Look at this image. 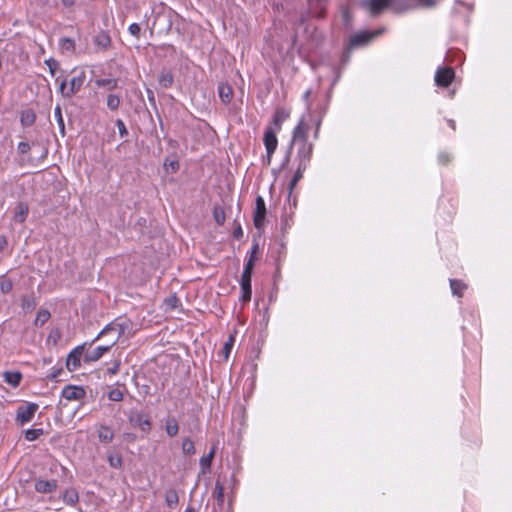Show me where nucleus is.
<instances>
[{
    "mask_svg": "<svg viewBox=\"0 0 512 512\" xmlns=\"http://www.w3.org/2000/svg\"><path fill=\"white\" fill-rule=\"evenodd\" d=\"M29 208L26 203L19 202L15 208V221L19 223H23L28 216Z\"/></svg>",
    "mask_w": 512,
    "mask_h": 512,
    "instance_id": "obj_19",
    "label": "nucleus"
},
{
    "mask_svg": "<svg viewBox=\"0 0 512 512\" xmlns=\"http://www.w3.org/2000/svg\"><path fill=\"white\" fill-rule=\"evenodd\" d=\"M35 121V115L32 112H25L21 115V122L25 126H30Z\"/></svg>",
    "mask_w": 512,
    "mask_h": 512,
    "instance_id": "obj_42",
    "label": "nucleus"
},
{
    "mask_svg": "<svg viewBox=\"0 0 512 512\" xmlns=\"http://www.w3.org/2000/svg\"><path fill=\"white\" fill-rule=\"evenodd\" d=\"M182 452L185 455H193L195 453L194 443L190 438H185L182 442Z\"/></svg>",
    "mask_w": 512,
    "mask_h": 512,
    "instance_id": "obj_34",
    "label": "nucleus"
},
{
    "mask_svg": "<svg viewBox=\"0 0 512 512\" xmlns=\"http://www.w3.org/2000/svg\"><path fill=\"white\" fill-rule=\"evenodd\" d=\"M176 301H177V298H176L175 296H173V297H171V298L167 299V303H168V305H170L172 308H174V307H175V302H176Z\"/></svg>",
    "mask_w": 512,
    "mask_h": 512,
    "instance_id": "obj_57",
    "label": "nucleus"
},
{
    "mask_svg": "<svg viewBox=\"0 0 512 512\" xmlns=\"http://www.w3.org/2000/svg\"><path fill=\"white\" fill-rule=\"evenodd\" d=\"M439 162L442 164H447L450 162L451 157L448 153H440L438 156Z\"/></svg>",
    "mask_w": 512,
    "mask_h": 512,
    "instance_id": "obj_51",
    "label": "nucleus"
},
{
    "mask_svg": "<svg viewBox=\"0 0 512 512\" xmlns=\"http://www.w3.org/2000/svg\"><path fill=\"white\" fill-rule=\"evenodd\" d=\"M233 235L235 238L239 239L242 237L243 235V230L242 228L239 226L237 229H235V231L233 232Z\"/></svg>",
    "mask_w": 512,
    "mask_h": 512,
    "instance_id": "obj_55",
    "label": "nucleus"
},
{
    "mask_svg": "<svg viewBox=\"0 0 512 512\" xmlns=\"http://www.w3.org/2000/svg\"><path fill=\"white\" fill-rule=\"evenodd\" d=\"M306 168H307V166H303L302 167L301 164H298L297 170L294 173V176H293V178H292V180L290 181V184H289L290 193L293 191V189L297 185L298 181L300 179H302L304 171L306 170Z\"/></svg>",
    "mask_w": 512,
    "mask_h": 512,
    "instance_id": "obj_28",
    "label": "nucleus"
},
{
    "mask_svg": "<svg viewBox=\"0 0 512 512\" xmlns=\"http://www.w3.org/2000/svg\"><path fill=\"white\" fill-rule=\"evenodd\" d=\"M43 434V429H28L25 431V439L27 441H34Z\"/></svg>",
    "mask_w": 512,
    "mask_h": 512,
    "instance_id": "obj_40",
    "label": "nucleus"
},
{
    "mask_svg": "<svg viewBox=\"0 0 512 512\" xmlns=\"http://www.w3.org/2000/svg\"><path fill=\"white\" fill-rule=\"evenodd\" d=\"M373 38V35L367 32L358 33L351 37L350 45L352 47H358L360 45L367 44Z\"/></svg>",
    "mask_w": 512,
    "mask_h": 512,
    "instance_id": "obj_17",
    "label": "nucleus"
},
{
    "mask_svg": "<svg viewBox=\"0 0 512 512\" xmlns=\"http://www.w3.org/2000/svg\"><path fill=\"white\" fill-rule=\"evenodd\" d=\"M213 216L218 225H223L225 222V211L222 207H215Z\"/></svg>",
    "mask_w": 512,
    "mask_h": 512,
    "instance_id": "obj_39",
    "label": "nucleus"
},
{
    "mask_svg": "<svg viewBox=\"0 0 512 512\" xmlns=\"http://www.w3.org/2000/svg\"><path fill=\"white\" fill-rule=\"evenodd\" d=\"M234 343H235V336L233 334H231V335H229L228 339L224 343V346L221 350V355H222L224 361L228 360L231 350L234 346Z\"/></svg>",
    "mask_w": 512,
    "mask_h": 512,
    "instance_id": "obj_25",
    "label": "nucleus"
},
{
    "mask_svg": "<svg viewBox=\"0 0 512 512\" xmlns=\"http://www.w3.org/2000/svg\"><path fill=\"white\" fill-rule=\"evenodd\" d=\"M382 33V30H377V31H374L373 33H370L371 35H373V38L380 35Z\"/></svg>",
    "mask_w": 512,
    "mask_h": 512,
    "instance_id": "obj_62",
    "label": "nucleus"
},
{
    "mask_svg": "<svg viewBox=\"0 0 512 512\" xmlns=\"http://www.w3.org/2000/svg\"><path fill=\"white\" fill-rule=\"evenodd\" d=\"M4 380L6 383L13 387H17L20 384V381L22 379V375L20 372H5L3 374Z\"/></svg>",
    "mask_w": 512,
    "mask_h": 512,
    "instance_id": "obj_24",
    "label": "nucleus"
},
{
    "mask_svg": "<svg viewBox=\"0 0 512 512\" xmlns=\"http://www.w3.org/2000/svg\"><path fill=\"white\" fill-rule=\"evenodd\" d=\"M119 370V364H115L112 368L109 369V372L112 374H116Z\"/></svg>",
    "mask_w": 512,
    "mask_h": 512,
    "instance_id": "obj_58",
    "label": "nucleus"
},
{
    "mask_svg": "<svg viewBox=\"0 0 512 512\" xmlns=\"http://www.w3.org/2000/svg\"><path fill=\"white\" fill-rule=\"evenodd\" d=\"M110 42V37L105 33H101L95 38V44L102 48H107L110 45Z\"/></svg>",
    "mask_w": 512,
    "mask_h": 512,
    "instance_id": "obj_37",
    "label": "nucleus"
},
{
    "mask_svg": "<svg viewBox=\"0 0 512 512\" xmlns=\"http://www.w3.org/2000/svg\"><path fill=\"white\" fill-rule=\"evenodd\" d=\"M52 337H53L54 341H56V340L60 337L59 332H58V331H56V332H55V334L51 333V334L49 335V339H50V338H52Z\"/></svg>",
    "mask_w": 512,
    "mask_h": 512,
    "instance_id": "obj_60",
    "label": "nucleus"
},
{
    "mask_svg": "<svg viewBox=\"0 0 512 512\" xmlns=\"http://www.w3.org/2000/svg\"><path fill=\"white\" fill-rule=\"evenodd\" d=\"M253 271V260L248 259L246 262L240 280V286L242 290L241 300L243 302H248L251 299V277Z\"/></svg>",
    "mask_w": 512,
    "mask_h": 512,
    "instance_id": "obj_3",
    "label": "nucleus"
},
{
    "mask_svg": "<svg viewBox=\"0 0 512 512\" xmlns=\"http://www.w3.org/2000/svg\"><path fill=\"white\" fill-rule=\"evenodd\" d=\"M163 166L167 173L173 174V173H176L179 169V161L176 157H173V158L167 157L164 160Z\"/></svg>",
    "mask_w": 512,
    "mask_h": 512,
    "instance_id": "obj_26",
    "label": "nucleus"
},
{
    "mask_svg": "<svg viewBox=\"0 0 512 512\" xmlns=\"http://www.w3.org/2000/svg\"><path fill=\"white\" fill-rule=\"evenodd\" d=\"M17 149H18V152H19V153H21V154H26V153H28V152H29V150H30V145H29V143H27V142H20V143L18 144Z\"/></svg>",
    "mask_w": 512,
    "mask_h": 512,
    "instance_id": "obj_49",
    "label": "nucleus"
},
{
    "mask_svg": "<svg viewBox=\"0 0 512 512\" xmlns=\"http://www.w3.org/2000/svg\"><path fill=\"white\" fill-rule=\"evenodd\" d=\"M448 124H449V126H450L453 130H455V121H454V120H448Z\"/></svg>",
    "mask_w": 512,
    "mask_h": 512,
    "instance_id": "obj_61",
    "label": "nucleus"
},
{
    "mask_svg": "<svg viewBox=\"0 0 512 512\" xmlns=\"http://www.w3.org/2000/svg\"><path fill=\"white\" fill-rule=\"evenodd\" d=\"M85 79H86V73L83 70L71 78L69 87H67V80L65 78L62 79L59 84L60 93L65 98L72 97L74 94H76L81 89L82 85L84 84Z\"/></svg>",
    "mask_w": 512,
    "mask_h": 512,
    "instance_id": "obj_1",
    "label": "nucleus"
},
{
    "mask_svg": "<svg viewBox=\"0 0 512 512\" xmlns=\"http://www.w3.org/2000/svg\"><path fill=\"white\" fill-rule=\"evenodd\" d=\"M34 487L39 493H52L57 488V481L38 479L36 480Z\"/></svg>",
    "mask_w": 512,
    "mask_h": 512,
    "instance_id": "obj_15",
    "label": "nucleus"
},
{
    "mask_svg": "<svg viewBox=\"0 0 512 512\" xmlns=\"http://www.w3.org/2000/svg\"><path fill=\"white\" fill-rule=\"evenodd\" d=\"M278 131L272 127H267L264 131V145L267 152V162L270 164L271 158L275 150L277 149L278 139L276 133Z\"/></svg>",
    "mask_w": 512,
    "mask_h": 512,
    "instance_id": "obj_4",
    "label": "nucleus"
},
{
    "mask_svg": "<svg viewBox=\"0 0 512 512\" xmlns=\"http://www.w3.org/2000/svg\"><path fill=\"white\" fill-rule=\"evenodd\" d=\"M59 46L62 51L74 52L75 50V41L68 37H63L59 41Z\"/></svg>",
    "mask_w": 512,
    "mask_h": 512,
    "instance_id": "obj_29",
    "label": "nucleus"
},
{
    "mask_svg": "<svg viewBox=\"0 0 512 512\" xmlns=\"http://www.w3.org/2000/svg\"><path fill=\"white\" fill-rule=\"evenodd\" d=\"M120 106V97L116 94H109L107 96V107L111 111L118 110Z\"/></svg>",
    "mask_w": 512,
    "mask_h": 512,
    "instance_id": "obj_31",
    "label": "nucleus"
},
{
    "mask_svg": "<svg viewBox=\"0 0 512 512\" xmlns=\"http://www.w3.org/2000/svg\"><path fill=\"white\" fill-rule=\"evenodd\" d=\"M165 431L170 437H174L178 434L179 426L177 420L174 417H168L165 420Z\"/></svg>",
    "mask_w": 512,
    "mask_h": 512,
    "instance_id": "obj_20",
    "label": "nucleus"
},
{
    "mask_svg": "<svg viewBox=\"0 0 512 512\" xmlns=\"http://www.w3.org/2000/svg\"><path fill=\"white\" fill-rule=\"evenodd\" d=\"M86 392L82 386L67 385L62 389L61 396L68 401L82 400Z\"/></svg>",
    "mask_w": 512,
    "mask_h": 512,
    "instance_id": "obj_8",
    "label": "nucleus"
},
{
    "mask_svg": "<svg viewBox=\"0 0 512 512\" xmlns=\"http://www.w3.org/2000/svg\"><path fill=\"white\" fill-rule=\"evenodd\" d=\"M12 288L11 282H2L1 283V290L3 293H8Z\"/></svg>",
    "mask_w": 512,
    "mask_h": 512,
    "instance_id": "obj_52",
    "label": "nucleus"
},
{
    "mask_svg": "<svg viewBox=\"0 0 512 512\" xmlns=\"http://www.w3.org/2000/svg\"><path fill=\"white\" fill-rule=\"evenodd\" d=\"M449 283L452 294L458 297H462L464 290L467 288L466 284L457 279H450Z\"/></svg>",
    "mask_w": 512,
    "mask_h": 512,
    "instance_id": "obj_22",
    "label": "nucleus"
},
{
    "mask_svg": "<svg viewBox=\"0 0 512 512\" xmlns=\"http://www.w3.org/2000/svg\"><path fill=\"white\" fill-rule=\"evenodd\" d=\"M303 141H307V129L305 126L304 119L302 118L293 130V137H292L291 145H293L294 143H296V144L303 143ZM290 148H292V146H290ZM290 151H291V149H289V151H288L285 162L289 161Z\"/></svg>",
    "mask_w": 512,
    "mask_h": 512,
    "instance_id": "obj_10",
    "label": "nucleus"
},
{
    "mask_svg": "<svg viewBox=\"0 0 512 512\" xmlns=\"http://www.w3.org/2000/svg\"><path fill=\"white\" fill-rule=\"evenodd\" d=\"M113 345L114 344H111V342H110L107 345L98 346L90 351H87L84 354V361L85 362H94V361L99 360L102 357V355L105 352H108Z\"/></svg>",
    "mask_w": 512,
    "mask_h": 512,
    "instance_id": "obj_14",
    "label": "nucleus"
},
{
    "mask_svg": "<svg viewBox=\"0 0 512 512\" xmlns=\"http://www.w3.org/2000/svg\"><path fill=\"white\" fill-rule=\"evenodd\" d=\"M184 512H195V510L191 507H187Z\"/></svg>",
    "mask_w": 512,
    "mask_h": 512,
    "instance_id": "obj_64",
    "label": "nucleus"
},
{
    "mask_svg": "<svg viewBox=\"0 0 512 512\" xmlns=\"http://www.w3.org/2000/svg\"><path fill=\"white\" fill-rule=\"evenodd\" d=\"M61 372H62V369H61V368H60V369H57V370H55L54 372H52V373L50 374V376H49V377H50L51 379H55V378H57V377L60 375V373H61Z\"/></svg>",
    "mask_w": 512,
    "mask_h": 512,
    "instance_id": "obj_56",
    "label": "nucleus"
},
{
    "mask_svg": "<svg viewBox=\"0 0 512 512\" xmlns=\"http://www.w3.org/2000/svg\"><path fill=\"white\" fill-rule=\"evenodd\" d=\"M108 463L111 467L120 469L122 467V457L119 454H109L107 457Z\"/></svg>",
    "mask_w": 512,
    "mask_h": 512,
    "instance_id": "obj_35",
    "label": "nucleus"
},
{
    "mask_svg": "<svg viewBox=\"0 0 512 512\" xmlns=\"http://www.w3.org/2000/svg\"><path fill=\"white\" fill-rule=\"evenodd\" d=\"M95 84L98 87H105L108 90H113L118 87V80L115 78H105L95 80Z\"/></svg>",
    "mask_w": 512,
    "mask_h": 512,
    "instance_id": "obj_27",
    "label": "nucleus"
},
{
    "mask_svg": "<svg viewBox=\"0 0 512 512\" xmlns=\"http://www.w3.org/2000/svg\"><path fill=\"white\" fill-rule=\"evenodd\" d=\"M159 83L164 88L170 87L172 85V83H173V75H172V73L169 72V71L162 72L160 77H159Z\"/></svg>",
    "mask_w": 512,
    "mask_h": 512,
    "instance_id": "obj_33",
    "label": "nucleus"
},
{
    "mask_svg": "<svg viewBox=\"0 0 512 512\" xmlns=\"http://www.w3.org/2000/svg\"><path fill=\"white\" fill-rule=\"evenodd\" d=\"M129 324L126 320H115L108 325H106L101 332L97 335V337L93 340L96 341L102 336L111 334V344H116L119 337L125 333V330L128 328Z\"/></svg>",
    "mask_w": 512,
    "mask_h": 512,
    "instance_id": "obj_2",
    "label": "nucleus"
},
{
    "mask_svg": "<svg viewBox=\"0 0 512 512\" xmlns=\"http://www.w3.org/2000/svg\"><path fill=\"white\" fill-rule=\"evenodd\" d=\"M22 308L27 311L33 310L35 308V303H34L33 299H31L29 297H23L22 298Z\"/></svg>",
    "mask_w": 512,
    "mask_h": 512,
    "instance_id": "obj_46",
    "label": "nucleus"
},
{
    "mask_svg": "<svg viewBox=\"0 0 512 512\" xmlns=\"http://www.w3.org/2000/svg\"><path fill=\"white\" fill-rule=\"evenodd\" d=\"M84 345L74 348L67 357L66 366L69 371H75L80 366Z\"/></svg>",
    "mask_w": 512,
    "mask_h": 512,
    "instance_id": "obj_13",
    "label": "nucleus"
},
{
    "mask_svg": "<svg viewBox=\"0 0 512 512\" xmlns=\"http://www.w3.org/2000/svg\"><path fill=\"white\" fill-rule=\"evenodd\" d=\"M418 5L425 8H432L436 5L435 0H417Z\"/></svg>",
    "mask_w": 512,
    "mask_h": 512,
    "instance_id": "obj_50",
    "label": "nucleus"
},
{
    "mask_svg": "<svg viewBox=\"0 0 512 512\" xmlns=\"http://www.w3.org/2000/svg\"><path fill=\"white\" fill-rule=\"evenodd\" d=\"M54 116L56 118V121H57L59 130H60V133H61L62 136H64V134H65V124H64V119H63V116H62V110H61L60 105H57L55 107V109H54Z\"/></svg>",
    "mask_w": 512,
    "mask_h": 512,
    "instance_id": "obj_30",
    "label": "nucleus"
},
{
    "mask_svg": "<svg viewBox=\"0 0 512 512\" xmlns=\"http://www.w3.org/2000/svg\"><path fill=\"white\" fill-rule=\"evenodd\" d=\"M258 251V245L257 244H254L252 246V249H251V254H250V258L249 259H252L253 260V266L255 265V255Z\"/></svg>",
    "mask_w": 512,
    "mask_h": 512,
    "instance_id": "obj_53",
    "label": "nucleus"
},
{
    "mask_svg": "<svg viewBox=\"0 0 512 512\" xmlns=\"http://www.w3.org/2000/svg\"><path fill=\"white\" fill-rule=\"evenodd\" d=\"M128 29H129V32L131 35H133L137 38L139 37L141 28L137 23H132Z\"/></svg>",
    "mask_w": 512,
    "mask_h": 512,
    "instance_id": "obj_48",
    "label": "nucleus"
},
{
    "mask_svg": "<svg viewBox=\"0 0 512 512\" xmlns=\"http://www.w3.org/2000/svg\"><path fill=\"white\" fill-rule=\"evenodd\" d=\"M311 8H319V13L317 14L318 18H322L324 16V5L323 3L326 2V0H309Z\"/></svg>",
    "mask_w": 512,
    "mask_h": 512,
    "instance_id": "obj_41",
    "label": "nucleus"
},
{
    "mask_svg": "<svg viewBox=\"0 0 512 512\" xmlns=\"http://www.w3.org/2000/svg\"><path fill=\"white\" fill-rule=\"evenodd\" d=\"M45 64L48 66L51 75L54 76L55 71L59 66L58 62L53 58H49L45 60Z\"/></svg>",
    "mask_w": 512,
    "mask_h": 512,
    "instance_id": "obj_45",
    "label": "nucleus"
},
{
    "mask_svg": "<svg viewBox=\"0 0 512 512\" xmlns=\"http://www.w3.org/2000/svg\"><path fill=\"white\" fill-rule=\"evenodd\" d=\"M213 496L216 498L219 505L223 504V502H224V487L219 481H217L215 483Z\"/></svg>",
    "mask_w": 512,
    "mask_h": 512,
    "instance_id": "obj_32",
    "label": "nucleus"
},
{
    "mask_svg": "<svg viewBox=\"0 0 512 512\" xmlns=\"http://www.w3.org/2000/svg\"><path fill=\"white\" fill-rule=\"evenodd\" d=\"M116 126L118 128L119 134L121 137L127 136L128 131L125 126V123L121 119L116 120Z\"/></svg>",
    "mask_w": 512,
    "mask_h": 512,
    "instance_id": "obj_47",
    "label": "nucleus"
},
{
    "mask_svg": "<svg viewBox=\"0 0 512 512\" xmlns=\"http://www.w3.org/2000/svg\"><path fill=\"white\" fill-rule=\"evenodd\" d=\"M165 502L169 508H174L179 502L178 493L175 489L171 488L165 492Z\"/></svg>",
    "mask_w": 512,
    "mask_h": 512,
    "instance_id": "obj_23",
    "label": "nucleus"
},
{
    "mask_svg": "<svg viewBox=\"0 0 512 512\" xmlns=\"http://www.w3.org/2000/svg\"><path fill=\"white\" fill-rule=\"evenodd\" d=\"M97 432H98L99 441L102 443H110L114 439V432L107 425L100 424L98 426Z\"/></svg>",
    "mask_w": 512,
    "mask_h": 512,
    "instance_id": "obj_16",
    "label": "nucleus"
},
{
    "mask_svg": "<svg viewBox=\"0 0 512 512\" xmlns=\"http://www.w3.org/2000/svg\"><path fill=\"white\" fill-rule=\"evenodd\" d=\"M7 239L5 236H0V252H2L7 247Z\"/></svg>",
    "mask_w": 512,
    "mask_h": 512,
    "instance_id": "obj_54",
    "label": "nucleus"
},
{
    "mask_svg": "<svg viewBox=\"0 0 512 512\" xmlns=\"http://www.w3.org/2000/svg\"><path fill=\"white\" fill-rule=\"evenodd\" d=\"M129 422L136 427H139L143 432L148 433L151 429V422L149 418L140 412H133L129 416Z\"/></svg>",
    "mask_w": 512,
    "mask_h": 512,
    "instance_id": "obj_12",
    "label": "nucleus"
},
{
    "mask_svg": "<svg viewBox=\"0 0 512 512\" xmlns=\"http://www.w3.org/2000/svg\"><path fill=\"white\" fill-rule=\"evenodd\" d=\"M108 398L109 400L111 401H115V402H118V401H121L123 399V393L121 390L119 389H112L109 393H108Z\"/></svg>",
    "mask_w": 512,
    "mask_h": 512,
    "instance_id": "obj_44",
    "label": "nucleus"
},
{
    "mask_svg": "<svg viewBox=\"0 0 512 512\" xmlns=\"http://www.w3.org/2000/svg\"><path fill=\"white\" fill-rule=\"evenodd\" d=\"M455 78V72L450 67L438 68L435 73V83L439 87H448Z\"/></svg>",
    "mask_w": 512,
    "mask_h": 512,
    "instance_id": "obj_6",
    "label": "nucleus"
},
{
    "mask_svg": "<svg viewBox=\"0 0 512 512\" xmlns=\"http://www.w3.org/2000/svg\"><path fill=\"white\" fill-rule=\"evenodd\" d=\"M50 318V312L48 310L42 309L39 310L35 319L36 325L45 324Z\"/></svg>",
    "mask_w": 512,
    "mask_h": 512,
    "instance_id": "obj_36",
    "label": "nucleus"
},
{
    "mask_svg": "<svg viewBox=\"0 0 512 512\" xmlns=\"http://www.w3.org/2000/svg\"><path fill=\"white\" fill-rule=\"evenodd\" d=\"M62 3L64 4V6L70 7L74 4V0H62Z\"/></svg>",
    "mask_w": 512,
    "mask_h": 512,
    "instance_id": "obj_59",
    "label": "nucleus"
},
{
    "mask_svg": "<svg viewBox=\"0 0 512 512\" xmlns=\"http://www.w3.org/2000/svg\"><path fill=\"white\" fill-rule=\"evenodd\" d=\"M38 409V405L35 403H30L25 406H20L16 412V420L21 425L28 423L34 417L36 411Z\"/></svg>",
    "mask_w": 512,
    "mask_h": 512,
    "instance_id": "obj_7",
    "label": "nucleus"
},
{
    "mask_svg": "<svg viewBox=\"0 0 512 512\" xmlns=\"http://www.w3.org/2000/svg\"><path fill=\"white\" fill-rule=\"evenodd\" d=\"M298 145H299L298 152H297L298 164H301L302 167L308 166L310 159H311L313 146L308 141H303V143H298Z\"/></svg>",
    "mask_w": 512,
    "mask_h": 512,
    "instance_id": "obj_11",
    "label": "nucleus"
},
{
    "mask_svg": "<svg viewBox=\"0 0 512 512\" xmlns=\"http://www.w3.org/2000/svg\"><path fill=\"white\" fill-rule=\"evenodd\" d=\"M218 94L221 101L225 104H228L232 99L233 90L228 84L220 83L218 86Z\"/></svg>",
    "mask_w": 512,
    "mask_h": 512,
    "instance_id": "obj_18",
    "label": "nucleus"
},
{
    "mask_svg": "<svg viewBox=\"0 0 512 512\" xmlns=\"http://www.w3.org/2000/svg\"><path fill=\"white\" fill-rule=\"evenodd\" d=\"M393 0H362L361 6L370 12L371 15L377 16L384 9L391 6Z\"/></svg>",
    "mask_w": 512,
    "mask_h": 512,
    "instance_id": "obj_5",
    "label": "nucleus"
},
{
    "mask_svg": "<svg viewBox=\"0 0 512 512\" xmlns=\"http://www.w3.org/2000/svg\"><path fill=\"white\" fill-rule=\"evenodd\" d=\"M215 449L213 448L209 454L203 456L200 459V466L203 470L209 469L211 466L212 459L214 457Z\"/></svg>",
    "mask_w": 512,
    "mask_h": 512,
    "instance_id": "obj_38",
    "label": "nucleus"
},
{
    "mask_svg": "<svg viewBox=\"0 0 512 512\" xmlns=\"http://www.w3.org/2000/svg\"><path fill=\"white\" fill-rule=\"evenodd\" d=\"M289 117V113L284 109H277L273 118L275 130L280 131L282 123Z\"/></svg>",
    "mask_w": 512,
    "mask_h": 512,
    "instance_id": "obj_21",
    "label": "nucleus"
},
{
    "mask_svg": "<svg viewBox=\"0 0 512 512\" xmlns=\"http://www.w3.org/2000/svg\"><path fill=\"white\" fill-rule=\"evenodd\" d=\"M266 216V204L262 196H257L255 201V211H254V225L257 229H260L263 226L264 219Z\"/></svg>",
    "mask_w": 512,
    "mask_h": 512,
    "instance_id": "obj_9",
    "label": "nucleus"
},
{
    "mask_svg": "<svg viewBox=\"0 0 512 512\" xmlns=\"http://www.w3.org/2000/svg\"><path fill=\"white\" fill-rule=\"evenodd\" d=\"M310 93H311V91H310V90H307V91L304 93V96H303V97H304V99H305V100H307V99L309 98Z\"/></svg>",
    "mask_w": 512,
    "mask_h": 512,
    "instance_id": "obj_63",
    "label": "nucleus"
},
{
    "mask_svg": "<svg viewBox=\"0 0 512 512\" xmlns=\"http://www.w3.org/2000/svg\"><path fill=\"white\" fill-rule=\"evenodd\" d=\"M64 501L68 504H75L78 501V494L74 490L66 491Z\"/></svg>",
    "mask_w": 512,
    "mask_h": 512,
    "instance_id": "obj_43",
    "label": "nucleus"
}]
</instances>
